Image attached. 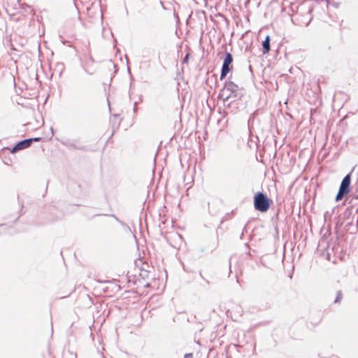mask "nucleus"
I'll return each mask as SVG.
<instances>
[{
	"mask_svg": "<svg viewBox=\"0 0 358 358\" xmlns=\"http://www.w3.org/2000/svg\"><path fill=\"white\" fill-rule=\"evenodd\" d=\"M255 208L261 212H265L269 207V203L268 199L265 196L263 193H258L255 196Z\"/></svg>",
	"mask_w": 358,
	"mask_h": 358,
	"instance_id": "f257e3e1",
	"label": "nucleus"
},
{
	"mask_svg": "<svg viewBox=\"0 0 358 358\" xmlns=\"http://www.w3.org/2000/svg\"><path fill=\"white\" fill-rule=\"evenodd\" d=\"M350 184V175L348 174L345 178L343 179L339 191L337 194V196L336 197V201H339L342 199V197L348 193L349 192V187Z\"/></svg>",
	"mask_w": 358,
	"mask_h": 358,
	"instance_id": "f03ea898",
	"label": "nucleus"
},
{
	"mask_svg": "<svg viewBox=\"0 0 358 358\" xmlns=\"http://www.w3.org/2000/svg\"><path fill=\"white\" fill-rule=\"evenodd\" d=\"M39 138H29L25 139L24 141H22L19 143H17L10 150L12 153H15L19 150L25 149L28 147H29L33 141H38Z\"/></svg>",
	"mask_w": 358,
	"mask_h": 358,
	"instance_id": "7ed1b4c3",
	"label": "nucleus"
},
{
	"mask_svg": "<svg viewBox=\"0 0 358 358\" xmlns=\"http://www.w3.org/2000/svg\"><path fill=\"white\" fill-rule=\"evenodd\" d=\"M230 87H233L232 85L224 87L221 91L220 96L224 100H228L231 98V90Z\"/></svg>",
	"mask_w": 358,
	"mask_h": 358,
	"instance_id": "20e7f679",
	"label": "nucleus"
},
{
	"mask_svg": "<svg viewBox=\"0 0 358 358\" xmlns=\"http://www.w3.org/2000/svg\"><path fill=\"white\" fill-rule=\"evenodd\" d=\"M264 52L266 53L270 50V37L267 36L262 43Z\"/></svg>",
	"mask_w": 358,
	"mask_h": 358,
	"instance_id": "39448f33",
	"label": "nucleus"
},
{
	"mask_svg": "<svg viewBox=\"0 0 358 358\" xmlns=\"http://www.w3.org/2000/svg\"><path fill=\"white\" fill-rule=\"evenodd\" d=\"M229 66L230 65L223 64L222 68L220 79H223L227 76V74L229 72V71H230Z\"/></svg>",
	"mask_w": 358,
	"mask_h": 358,
	"instance_id": "423d86ee",
	"label": "nucleus"
},
{
	"mask_svg": "<svg viewBox=\"0 0 358 358\" xmlns=\"http://www.w3.org/2000/svg\"><path fill=\"white\" fill-rule=\"evenodd\" d=\"M229 66L230 65L223 64L222 68L220 79H223L227 76V74L229 72V71H230Z\"/></svg>",
	"mask_w": 358,
	"mask_h": 358,
	"instance_id": "0eeeda50",
	"label": "nucleus"
},
{
	"mask_svg": "<svg viewBox=\"0 0 358 358\" xmlns=\"http://www.w3.org/2000/svg\"><path fill=\"white\" fill-rule=\"evenodd\" d=\"M233 58L230 53H227L224 59L223 64H226L227 65H230L232 63Z\"/></svg>",
	"mask_w": 358,
	"mask_h": 358,
	"instance_id": "6e6552de",
	"label": "nucleus"
},
{
	"mask_svg": "<svg viewBox=\"0 0 358 358\" xmlns=\"http://www.w3.org/2000/svg\"><path fill=\"white\" fill-rule=\"evenodd\" d=\"M188 55H186L185 60L187 59Z\"/></svg>",
	"mask_w": 358,
	"mask_h": 358,
	"instance_id": "1a4fd4ad",
	"label": "nucleus"
}]
</instances>
